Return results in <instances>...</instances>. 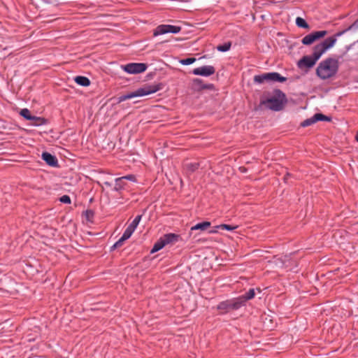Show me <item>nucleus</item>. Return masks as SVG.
<instances>
[{"instance_id": "f257e3e1", "label": "nucleus", "mask_w": 358, "mask_h": 358, "mask_svg": "<svg viewBox=\"0 0 358 358\" xmlns=\"http://www.w3.org/2000/svg\"><path fill=\"white\" fill-rule=\"evenodd\" d=\"M335 45V39H329L327 41H322L314 47L313 52L311 55L303 57L298 62V66L300 69L311 68L316 62L321 57V56L329 48L334 47Z\"/></svg>"}, {"instance_id": "f03ea898", "label": "nucleus", "mask_w": 358, "mask_h": 358, "mask_svg": "<svg viewBox=\"0 0 358 358\" xmlns=\"http://www.w3.org/2000/svg\"><path fill=\"white\" fill-rule=\"evenodd\" d=\"M338 68V61L335 59L328 58L319 64L316 72L320 78L325 80L334 76Z\"/></svg>"}, {"instance_id": "7ed1b4c3", "label": "nucleus", "mask_w": 358, "mask_h": 358, "mask_svg": "<svg viewBox=\"0 0 358 358\" xmlns=\"http://www.w3.org/2000/svg\"><path fill=\"white\" fill-rule=\"evenodd\" d=\"M285 102V94L280 90H276L273 96L261 101V104L272 110L278 111L283 108Z\"/></svg>"}, {"instance_id": "20e7f679", "label": "nucleus", "mask_w": 358, "mask_h": 358, "mask_svg": "<svg viewBox=\"0 0 358 358\" xmlns=\"http://www.w3.org/2000/svg\"><path fill=\"white\" fill-rule=\"evenodd\" d=\"M161 89L159 85H145L143 87L138 88L134 92L122 95L118 97V102H122L127 99H133L138 96H147L150 94L157 92Z\"/></svg>"}, {"instance_id": "39448f33", "label": "nucleus", "mask_w": 358, "mask_h": 358, "mask_svg": "<svg viewBox=\"0 0 358 358\" xmlns=\"http://www.w3.org/2000/svg\"><path fill=\"white\" fill-rule=\"evenodd\" d=\"M287 80L285 77L282 76L276 72L266 73L261 75H257L254 77V81L257 83H264L265 82H280L283 83Z\"/></svg>"}, {"instance_id": "423d86ee", "label": "nucleus", "mask_w": 358, "mask_h": 358, "mask_svg": "<svg viewBox=\"0 0 358 358\" xmlns=\"http://www.w3.org/2000/svg\"><path fill=\"white\" fill-rule=\"evenodd\" d=\"M242 306L240 299L238 298L222 301L217 306V309L222 310V313H227L231 310H237Z\"/></svg>"}, {"instance_id": "0eeeda50", "label": "nucleus", "mask_w": 358, "mask_h": 358, "mask_svg": "<svg viewBox=\"0 0 358 358\" xmlns=\"http://www.w3.org/2000/svg\"><path fill=\"white\" fill-rule=\"evenodd\" d=\"M122 69L128 73L137 74L144 72L147 66L143 63H129L122 66Z\"/></svg>"}, {"instance_id": "6e6552de", "label": "nucleus", "mask_w": 358, "mask_h": 358, "mask_svg": "<svg viewBox=\"0 0 358 358\" xmlns=\"http://www.w3.org/2000/svg\"><path fill=\"white\" fill-rule=\"evenodd\" d=\"M327 34V31L325 30L314 31L310 34L306 35L302 38V43L303 45H310L315 41L324 37Z\"/></svg>"}, {"instance_id": "1a4fd4ad", "label": "nucleus", "mask_w": 358, "mask_h": 358, "mask_svg": "<svg viewBox=\"0 0 358 358\" xmlns=\"http://www.w3.org/2000/svg\"><path fill=\"white\" fill-rule=\"evenodd\" d=\"M180 30L181 28L178 26H173L170 24H162L157 27V29L155 31L154 34L157 36L159 34H164L166 33L177 34L180 32Z\"/></svg>"}, {"instance_id": "9d476101", "label": "nucleus", "mask_w": 358, "mask_h": 358, "mask_svg": "<svg viewBox=\"0 0 358 358\" xmlns=\"http://www.w3.org/2000/svg\"><path fill=\"white\" fill-rule=\"evenodd\" d=\"M215 69L212 66H203L201 67L196 68L193 70L194 75H199L202 76H209L214 74Z\"/></svg>"}, {"instance_id": "9b49d317", "label": "nucleus", "mask_w": 358, "mask_h": 358, "mask_svg": "<svg viewBox=\"0 0 358 358\" xmlns=\"http://www.w3.org/2000/svg\"><path fill=\"white\" fill-rule=\"evenodd\" d=\"M42 159L50 166H56L57 165V158L48 152H43L42 154Z\"/></svg>"}, {"instance_id": "f8f14e48", "label": "nucleus", "mask_w": 358, "mask_h": 358, "mask_svg": "<svg viewBox=\"0 0 358 358\" xmlns=\"http://www.w3.org/2000/svg\"><path fill=\"white\" fill-rule=\"evenodd\" d=\"M179 237V235L175 234H167L164 235L162 238L163 239L165 245H168L176 243L178 241Z\"/></svg>"}, {"instance_id": "ddd939ff", "label": "nucleus", "mask_w": 358, "mask_h": 358, "mask_svg": "<svg viewBox=\"0 0 358 358\" xmlns=\"http://www.w3.org/2000/svg\"><path fill=\"white\" fill-rule=\"evenodd\" d=\"M255 296V292L254 289H250L248 292H247L244 295H242L239 297H238V299H240L241 302V305L243 306L245 303L253 299Z\"/></svg>"}, {"instance_id": "4468645a", "label": "nucleus", "mask_w": 358, "mask_h": 358, "mask_svg": "<svg viewBox=\"0 0 358 358\" xmlns=\"http://www.w3.org/2000/svg\"><path fill=\"white\" fill-rule=\"evenodd\" d=\"M210 226V222H203L201 223H198L195 224L194 226L192 227L190 230L191 231H196V230H201V231H206L208 229Z\"/></svg>"}, {"instance_id": "2eb2a0df", "label": "nucleus", "mask_w": 358, "mask_h": 358, "mask_svg": "<svg viewBox=\"0 0 358 358\" xmlns=\"http://www.w3.org/2000/svg\"><path fill=\"white\" fill-rule=\"evenodd\" d=\"M75 82L81 86H89L90 85V80L85 76H76L74 78Z\"/></svg>"}, {"instance_id": "dca6fc26", "label": "nucleus", "mask_w": 358, "mask_h": 358, "mask_svg": "<svg viewBox=\"0 0 358 358\" xmlns=\"http://www.w3.org/2000/svg\"><path fill=\"white\" fill-rule=\"evenodd\" d=\"M193 85H194V88L197 90H199L201 89H205V88H210L212 87L211 85H203L202 83V80L199 78H196L194 80Z\"/></svg>"}, {"instance_id": "f3484780", "label": "nucleus", "mask_w": 358, "mask_h": 358, "mask_svg": "<svg viewBox=\"0 0 358 358\" xmlns=\"http://www.w3.org/2000/svg\"><path fill=\"white\" fill-rule=\"evenodd\" d=\"M165 243L163 241V239L162 238V237L155 243L152 249L151 250V252L153 253V252H157L159 251V250H161L162 248H163L164 246H165Z\"/></svg>"}, {"instance_id": "a211bd4d", "label": "nucleus", "mask_w": 358, "mask_h": 358, "mask_svg": "<svg viewBox=\"0 0 358 358\" xmlns=\"http://www.w3.org/2000/svg\"><path fill=\"white\" fill-rule=\"evenodd\" d=\"M296 24L299 27L304 28L308 29L310 28L308 24L306 22L304 19L301 17H297L296 19Z\"/></svg>"}, {"instance_id": "6ab92c4d", "label": "nucleus", "mask_w": 358, "mask_h": 358, "mask_svg": "<svg viewBox=\"0 0 358 358\" xmlns=\"http://www.w3.org/2000/svg\"><path fill=\"white\" fill-rule=\"evenodd\" d=\"M31 121H32V124L35 126L43 125L45 123V120L44 118L34 115L31 119Z\"/></svg>"}, {"instance_id": "aec40b11", "label": "nucleus", "mask_w": 358, "mask_h": 358, "mask_svg": "<svg viewBox=\"0 0 358 358\" xmlns=\"http://www.w3.org/2000/svg\"><path fill=\"white\" fill-rule=\"evenodd\" d=\"M135 228H134L131 225H129L122 235L124 236V238H125L127 239H129L134 233V231H135Z\"/></svg>"}, {"instance_id": "412c9836", "label": "nucleus", "mask_w": 358, "mask_h": 358, "mask_svg": "<svg viewBox=\"0 0 358 358\" xmlns=\"http://www.w3.org/2000/svg\"><path fill=\"white\" fill-rule=\"evenodd\" d=\"M124 185L123 178H118L115 180V185L114 187V189L118 191L122 189Z\"/></svg>"}, {"instance_id": "4be33fe9", "label": "nucleus", "mask_w": 358, "mask_h": 358, "mask_svg": "<svg viewBox=\"0 0 358 358\" xmlns=\"http://www.w3.org/2000/svg\"><path fill=\"white\" fill-rule=\"evenodd\" d=\"M20 114L26 120H31L33 115H31L30 111L27 108L22 109Z\"/></svg>"}, {"instance_id": "5701e85b", "label": "nucleus", "mask_w": 358, "mask_h": 358, "mask_svg": "<svg viewBox=\"0 0 358 358\" xmlns=\"http://www.w3.org/2000/svg\"><path fill=\"white\" fill-rule=\"evenodd\" d=\"M351 29V27H349L347 29H345V30H343L341 31H338L337 32L334 36H331V37H329L327 38H326L324 41H328L329 39H335V43L337 41V38L342 36L343 34H344L348 30L350 29Z\"/></svg>"}, {"instance_id": "b1692460", "label": "nucleus", "mask_w": 358, "mask_h": 358, "mask_svg": "<svg viewBox=\"0 0 358 358\" xmlns=\"http://www.w3.org/2000/svg\"><path fill=\"white\" fill-rule=\"evenodd\" d=\"M351 29V27H349L347 29H345V30H343L341 31H338L337 32L334 36H331V37H329L327 38H326L324 41H328L329 39H335V43L337 41V38L342 36L343 34H344L348 30L350 29Z\"/></svg>"}, {"instance_id": "393cba45", "label": "nucleus", "mask_w": 358, "mask_h": 358, "mask_svg": "<svg viewBox=\"0 0 358 358\" xmlns=\"http://www.w3.org/2000/svg\"><path fill=\"white\" fill-rule=\"evenodd\" d=\"M315 122H315V117H314V116H313L312 117L308 118V119L304 120L303 122H302L301 125L302 127H305L310 126Z\"/></svg>"}, {"instance_id": "a878e982", "label": "nucleus", "mask_w": 358, "mask_h": 358, "mask_svg": "<svg viewBox=\"0 0 358 358\" xmlns=\"http://www.w3.org/2000/svg\"><path fill=\"white\" fill-rule=\"evenodd\" d=\"M231 43H224V45H218L217 49L221 52H226L230 49Z\"/></svg>"}, {"instance_id": "bb28decb", "label": "nucleus", "mask_w": 358, "mask_h": 358, "mask_svg": "<svg viewBox=\"0 0 358 358\" xmlns=\"http://www.w3.org/2000/svg\"><path fill=\"white\" fill-rule=\"evenodd\" d=\"M313 116L315 117L316 122L317 121H321V120H329V117H327V116H325L321 113H316Z\"/></svg>"}, {"instance_id": "cd10ccee", "label": "nucleus", "mask_w": 358, "mask_h": 358, "mask_svg": "<svg viewBox=\"0 0 358 358\" xmlns=\"http://www.w3.org/2000/svg\"><path fill=\"white\" fill-rule=\"evenodd\" d=\"M216 228H220L221 229H226L229 231L234 230L237 228V226H231L229 224H220L218 226H216Z\"/></svg>"}, {"instance_id": "c85d7f7f", "label": "nucleus", "mask_w": 358, "mask_h": 358, "mask_svg": "<svg viewBox=\"0 0 358 358\" xmlns=\"http://www.w3.org/2000/svg\"><path fill=\"white\" fill-rule=\"evenodd\" d=\"M195 61H196L195 58L189 57V58L180 60V63L183 65H189L191 64H193Z\"/></svg>"}, {"instance_id": "c756f323", "label": "nucleus", "mask_w": 358, "mask_h": 358, "mask_svg": "<svg viewBox=\"0 0 358 358\" xmlns=\"http://www.w3.org/2000/svg\"><path fill=\"white\" fill-rule=\"evenodd\" d=\"M141 217H142V215H137L129 225H131L134 228L136 229L137 226L138 225V224L141 220Z\"/></svg>"}, {"instance_id": "7c9ffc66", "label": "nucleus", "mask_w": 358, "mask_h": 358, "mask_svg": "<svg viewBox=\"0 0 358 358\" xmlns=\"http://www.w3.org/2000/svg\"><path fill=\"white\" fill-rule=\"evenodd\" d=\"M127 240V238H124V236H122V237L113 245V248H117L121 247L123 245L124 242Z\"/></svg>"}, {"instance_id": "2f4dec72", "label": "nucleus", "mask_w": 358, "mask_h": 358, "mask_svg": "<svg viewBox=\"0 0 358 358\" xmlns=\"http://www.w3.org/2000/svg\"><path fill=\"white\" fill-rule=\"evenodd\" d=\"M59 201L64 203H71V199L68 195H64L60 197Z\"/></svg>"}, {"instance_id": "473e14b6", "label": "nucleus", "mask_w": 358, "mask_h": 358, "mask_svg": "<svg viewBox=\"0 0 358 358\" xmlns=\"http://www.w3.org/2000/svg\"><path fill=\"white\" fill-rule=\"evenodd\" d=\"M122 178H123L124 180H132V181L136 180L135 176L134 175H128V176H124Z\"/></svg>"}, {"instance_id": "72a5a7b5", "label": "nucleus", "mask_w": 358, "mask_h": 358, "mask_svg": "<svg viewBox=\"0 0 358 358\" xmlns=\"http://www.w3.org/2000/svg\"><path fill=\"white\" fill-rule=\"evenodd\" d=\"M217 229L218 228H216V227H215V228L213 229H211L209 231V233L210 234H215L217 232Z\"/></svg>"}, {"instance_id": "f704fd0d", "label": "nucleus", "mask_w": 358, "mask_h": 358, "mask_svg": "<svg viewBox=\"0 0 358 358\" xmlns=\"http://www.w3.org/2000/svg\"><path fill=\"white\" fill-rule=\"evenodd\" d=\"M192 171H194L195 169H197L198 165L196 164H192Z\"/></svg>"}, {"instance_id": "c9c22d12", "label": "nucleus", "mask_w": 358, "mask_h": 358, "mask_svg": "<svg viewBox=\"0 0 358 358\" xmlns=\"http://www.w3.org/2000/svg\"><path fill=\"white\" fill-rule=\"evenodd\" d=\"M104 184L106 185V186H110V183L108 182H105Z\"/></svg>"}]
</instances>
